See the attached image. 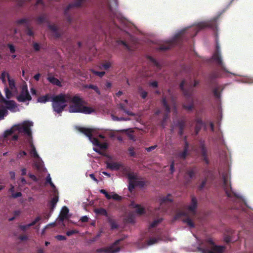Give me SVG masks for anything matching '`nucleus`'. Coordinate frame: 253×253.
I'll list each match as a JSON object with an SVG mask.
<instances>
[{
  "label": "nucleus",
  "instance_id": "f257e3e1",
  "mask_svg": "<svg viewBox=\"0 0 253 253\" xmlns=\"http://www.w3.org/2000/svg\"><path fill=\"white\" fill-rule=\"evenodd\" d=\"M221 14H218L217 15L215 16L214 17L211 18V20L201 21L197 24H195L194 25L193 27L192 28V30L195 32L193 36H195L197 33L201 30L207 28H210L212 29L213 30L216 31L215 33V49L213 52L212 56L211 59L213 62L216 63L218 66H219L222 71L225 72V73H229L230 74L237 76V75L229 72L226 68L225 66V63L223 62L222 55H221V51L220 49V44L218 41V27L216 23V21L217 19L219 18Z\"/></svg>",
  "mask_w": 253,
  "mask_h": 253
},
{
  "label": "nucleus",
  "instance_id": "f03ea898",
  "mask_svg": "<svg viewBox=\"0 0 253 253\" xmlns=\"http://www.w3.org/2000/svg\"><path fill=\"white\" fill-rule=\"evenodd\" d=\"M230 179V173L228 169L222 172V186L227 196L233 202V208L245 211V208L248 207L247 200L241 194L233 190Z\"/></svg>",
  "mask_w": 253,
  "mask_h": 253
},
{
  "label": "nucleus",
  "instance_id": "7ed1b4c3",
  "mask_svg": "<svg viewBox=\"0 0 253 253\" xmlns=\"http://www.w3.org/2000/svg\"><path fill=\"white\" fill-rule=\"evenodd\" d=\"M101 3L106 6L112 14L114 17H116L117 20L120 21L122 26H125L124 29L120 28L118 25L117 21H115L113 25L109 27V34L114 32V30L121 29L123 30L128 38L131 39V36L127 29L129 24L125 20L120 19V16L118 12L117 8V0H100Z\"/></svg>",
  "mask_w": 253,
  "mask_h": 253
},
{
  "label": "nucleus",
  "instance_id": "20e7f679",
  "mask_svg": "<svg viewBox=\"0 0 253 253\" xmlns=\"http://www.w3.org/2000/svg\"><path fill=\"white\" fill-rule=\"evenodd\" d=\"M199 84V81L194 80L193 82L191 80L188 81L186 80H183L180 84V88L182 91L184 97L186 99L188 104L184 103L182 107L188 111H191L194 107V99L192 96L194 93V87L196 86Z\"/></svg>",
  "mask_w": 253,
  "mask_h": 253
},
{
  "label": "nucleus",
  "instance_id": "39448f33",
  "mask_svg": "<svg viewBox=\"0 0 253 253\" xmlns=\"http://www.w3.org/2000/svg\"><path fill=\"white\" fill-rule=\"evenodd\" d=\"M33 122L30 121H25L21 123L13 126L10 129L6 130L3 133V137L7 138L14 133H18L24 136L27 141L32 140L31 127L33 126Z\"/></svg>",
  "mask_w": 253,
  "mask_h": 253
},
{
  "label": "nucleus",
  "instance_id": "423d86ee",
  "mask_svg": "<svg viewBox=\"0 0 253 253\" xmlns=\"http://www.w3.org/2000/svg\"><path fill=\"white\" fill-rule=\"evenodd\" d=\"M169 101H170L173 108L174 113L176 114L177 110L176 106L175 97L173 92L170 89L163 93V97L162 101V103L167 112V114L164 116L161 123V126L163 128H165L166 126L165 123L168 119L169 114L170 111V107L168 104Z\"/></svg>",
  "mask_w": 253,
  "mask_h": 253
},
{
  "label": "nucleus",
  "instance_id": "0eeeda50",
  "mask_svg": "<svg viewBox=\"0 0 253 253\" xmlns=\"http://www.w3.org/2000/svg\"><path fill=\"white\" fill-rule=\"evenodd\" d=\"M197 251L202 253H222L225 250L223 246H216L211 239L199 241Z\"/></svg>",
  "mask_w": 253,
  "mask_h": 253
},
{
  "label": "nucleus",
  "instance_id": "6e6552de",
  "mask_svg": "<svg viewBox=\"0 0 253 253\" xmlns=\"http://www.w3.org/2000/svg\"><path fill=\"white\" fill-rule=\"evenodd\" d=\"M70 99V95L61 93L51 97L52 107L54 112L61 116V113L67 106Z\"/></svg>",
  "mask_w": 253,
  "mask_h": 253
},
{
  "label": "nucleus",
  "instance_id": "1a4fd4ad",
  "mask_svg": "<svg viewBox=\"0 0 253 253\" xmlns=\"http://www.w3.org/2000/svg\"><path fill=\"white\" fill-rule=\"evenodd\" d=\"M68 102L72 103L69 107L70 113H82L89 114L93 112V110L91 108L83 106L81 98L77 95L73 97L70 95V99Z\"/></svg>",
  "mask_w": 253,
  "mask_h": 253
},
{
  "label": "nucleus",
  "instance_id": "9d476101",
  "mask_svg": "<svg viewBox=\"0 0 253 253\" xmlns=\"http://www.w3.org/2000/svg\"><path fill=\"white\" fill-rule=\"evenodd\" d=\"M191 27V26H188L177 30L170 39L167 41L165 44L159 46L157 49L160 51H166L174 45L178 44L180 42L182 41L186 31Z\"/></svg>",
  "mask_w": 253,
  "mask_h": 253
},
{
  "label": "nucleus",
  "instance_id": "9b49d317",
  "mask_svg": "<svg viewBox=\"0 0 253 253\" xmlns=\"http://www.w3.org/2000/svg\"><path fill=\"white\" fill-rule=\"evenodd\" d=\"M144 236H141L139 238L135 244L139 249H144L148 246H152L157 243L159 241L162 240L165 242L171 241L172 240L169 237H165L163 233H159L157 234V237L150 238L148 240L146 241Z\"/></svg>",
  "mask_w": 253,
  "mask_h": 253
},
{
  "label": "nucleus",
  "instance_id": "f8f14e48",
  "mask_svg": "<svg viewBox=\"0 0 253 253\" xmlns=\"http://www.w3.org/2000/svg\"><path fill=\"white\" fill-rule=\"evenodd\" d=\"M76 128L79 132L87 137L89 140L93 145L98 146L101 149H106L108 148L107 143L104 142L101 143L99 142L97 138L95 137L96 134L94 130L80 126H76Z\"/></svg>",
  "mask_w": 253,
  "mask_h": 253
},
{
  "label": "nucleus",
  "instance_id": "ddd939ff",
  "mask_svg": "<svg viewBox=\"0 0 253 253\" xmlns=\"http://www.w3.org/2000/svg\"><path fill=\"white\" fill-rule=\"evenodd\" d=\"M127 237L126 235H124L119 239L117 240L112 244L108 247L105 249H98L97 252L98 253L104 252L105 253H117L120 252V248L119 246L121 242L124 240Z\"/></svg>",
  "mask_w": 253,
  "mask_h": 253
},
{
  "label": "nucleus",
  "instance_id": "4468645a",
  "mask_svg": "<svg viewBox=\"0 0 253 253\" xmlns=\"http://www.w3.org/2000/svg\"><path fill=\"white\" fill-rule=\"evenodd\" d=\"M8 85L9 88L5 85L4 91L6 98L10 99L14 94L18 93L17 87L15 86V81L13 79L8 78Z\"/></svg>",
  "mask_w": 253,
  "mask_h": 253
},
{
  "label": "nucleus",
  "instance_id": "2eb2a0df",
  "mask_svg": "<svg viewBox=\"0 0 253 253\" xmlns=\"http://www.w3.org/2000/svg\"><path fill=\"white\" fill-rule=\"evenodd\" d=\"M17 99L20 102H26L32 99L29 94L27 85H23L20 94L17 96Z\"/></svg>",
  "mask_w": 253,
  "mask_h": 253
},
{
  "label": "nucleus",
  "instance_id": "dca6fc26",
  "mask_svg": "<svg viewBox=\"0 0 253 253\" xmlns=\"http://www.w3.org/2000/svg\"><path fill=\"white\" fill-rule=\"evenodd\" d=\"M172 199L170 194H168L166 196H163L160 198V207L161 212H166V206H168L172 203Z\"/></svg>",
  "mask_w": 253,
  "mask_h": 253
},
{
  "label": "nucleus",
  "instance_id": "f3484780",
  "mask_svg": "<svg viewBox=\"0 0 253 253\" xmlns=\"http://www.w3.org/2000/svg\"><path fill=\"white\" fill-rule=\"evenodd\" d=\"M199 147L201 149L202 160L206 164H209L208 151L207 148L206 147L205 140L202 139L199 140Z\"/></svg>",
  "mask_w": 253,
  "mask_h": 253
},
{
  "label": "nucleus",
  "instance_id": "a211bd4d",
  "mask_svg": "<svg viewBox=\"0 0 253 253\" xmlns=\"http://www.w3.org/2000/svg\"><path fill=\"white\" fill-rule=\"evenodd\" d=\"M204 175L205 176L204 179H203L197 186L198 190L200 191H202L205 188L208 179L211 178L212 176V172L210 170L205 169L204 171Z\"/></svg>",
  "mask_w": 253,
  "mask_h": 253
},
{
  "label": "nucleus",
  "instance_id": "6ab92c4d",
  "mask_svg": "<svg viewBox=\"0 0 253 253\" xmlns=\"http://www.w3.org/2000/svg\"><path fill=\"white\" fill-rule=\"evenodd\" d=\"M197 206L198 200L197 198L194 195L191 196L190 202L186 207L187 211L192 214H195Z\"/></svg>",
  "mask_w": 253,
  "mask_h": 253
},
{
  "label": "nucleus",
  "instance_id": "aec40b11",
  "mask_svg": "<svg viewBox=\"0 0 253 253\" xmlns=\"http://www.w3.org/2000/svg\"><path fill=\"white\" fill-rule=\"evenodd\" d=\"M88 0H74V2L69 4L65 9V14L67 15L69 10L75 7H79L85 5Z\"/></svg>",
  "mask_w": 253,
  "mask_h": 253
},
{
  "label": "nucleus",
  "instance_id": "412c9836",
  "mask_svg": "<svg viewBox=\"0 0 253 253\" xmlns=\"http://www.w3.org/2000/svg\"><path fill=\"white\" fill-rule=\"evenodd\" d=\"M17 23L19 25L22 24L24 25V26L26 28L25 32L27 35L29 36H34V32L29 27L30 25V21L29 19L26 18H22L18 20L17 21Z\"/></svg>",
  "mask_w": 253,
  "mask_h": 253
},
{
  "label": "nucleus",
  "instance_id": "4be33fe9",
  "mask_svg": "<svg viewBox=\"0 0 253 253\" xmlns=\"http://www.w3.org/2000/svg\"><path fill=\"white\" fill-rule=\"evenodd\" d=\"M185 126V122L184 121L180 120L177 121H173L172 126L171 128V131L172 132L174 126H178L179 128L178 133L180 135H182L183 133V129Z\"/></svg>",
  "mask_w": 253,
  "mask_h": 253
},
{
  "label": "nucleus",
  "instance_id": "5701e85b",
  "mask_svg": "<svg viewBox=\"0 0 253 253\" xmlns=\"http://www.w3.org/2000/svg\"><path fill=\"white\" fill-rule=\"evenodd\" d=\"M3 103L6 105L5 108L7 110H9L11 112H15L19 110L16 103L13 100L6 99Z\"/></svg>",
  "mask_w": 253,
  "mask_h": 253
},
{
  "label": "nucleus",
  "instance_id": "b1692460",
  "mask_svg": "<svg viewBox=\"0 0 253 253\" xmlns=\"http://www.w3.org/2000/svg\"><path fill=\"white\" fill-rule=\"evenodd\" d=\"M198 172V169L196 167L190 168L186 171V175L185 177V180L188 182L191 179L193 178L196 174Z\"/></svg>",
  "mask_w": 253,
  "mask_h": 253
},
{
  "label": "nucleus",
  "instance_id": "393cba45",
  "mask_svg": "<svg viewBox=\"0 0 253 253\" xmlns=\"http://www.w3.org/2000/svg\"><path fill=\"white\" fill-rule=\"evenodd\" d=\"M223 89L224 87L222 85H217L212 89V92L214 97L219 102L221 101V94Z\"/></svg>",
  "mask_w": 253,
  "mask_h": 253
},
{
  "label": "nucleus",
  "instance_id": "a878e982",
  "mask_svg": "<svg viewBox=\"0 0 253 253\" xmlns=\"http://www.w3.org/2000/svg\"><path fill=\"white\" fill-rule=\"evenodd\" d=\"M34 165L39 171H42L44 169H46L44 167L43 162L40 157L37 158V160L34 162Z\"/></svg>",
  "mask_w": 253,
  "mask_h": 253
},
{
  "label": "nucleus",
  "instance_id": "bb28decb",
  "mask_svg": "<svg viewBox=\"0 0 253 253\" xmlns=\"http://www.w3.org/2000/svg\"><path fill=\"white\" fill-rule=\"evenodd\" d=\"M69 211V209L67 207L64 206L62 207L60 213L59 218V221L63 222L65 219L68 218V213Z\"/></svg>",
  "mask_w": 253,
  "mask_h": 253
},
{
  "label": "nucleus",
  "instance_id": "cd10ccee",
  "mask_svg": "<svg viewBox=\"0 0 253 253\" xmlns=\"http://www.w3.org/2000/svg\"><path fill=\"white\" fill-rule=\"evenodd\" d=\"M106 166L107 168L112 170H117L122 167L123 166L120 163L111 162L106 163Z\"/></svg>",
  "mask_w": 253,
  "mask_h": 253
},
{
  "label": "nucleus",
  "instance_id": "c85d7f7f",
  "mask_svg": "<svg viewBox=\"0 0 253 253\" xmlns=\"http://www.w3.org/2000/svg\"><path fill=\"white\" fill-rule=\"evenodd\" d=\"M48 28L51 31L53 36L56 38H58L60 36V33L57 27L54 24H48Z\"/></svg>",
  "mask_w": 253,
  "mask_h": 253
},
{
  "label": "nucleus",
  "instance_id": "c756f323",
  "mask_svg": "<svg viewBox=\"0 0 253 253\" xmlns=\"http://www.w3.org/2000/svg\"><path fill=\"white\" fill-rule=\"evenodd\" d=\"M47 80L49 83L53 85H55L59 87L62 86V84L60 81L58 79L55 78L51 75H48Z\"/></svg>",
  "mask_w": 253,
  "mask_h": 253
},
{
  "label": "nucleus",
  "instance_id": "7c9ffc66",
  "mask_svg": "<svg viewBox=\"0 0 253 253\" xmlns=\"http://www.w3.org/2000/svg\"><path fill=\"white\" fill-rule=\"evenodd\" d=\"M28 142L29 143L30 147H31V150L30 153L31 154V155L35 159L39 158L40 156L38 154L36 147H35L33 144V140L28 141Z\"/></svg>",
  "mask_w": 253,
  "mask_h": 253
},
{
  "label": "nucleus",
  "instance_id": "2f4dec72",
  "mask_svg": "<svg viewBox=\"0 0 253 253\" xmlns=\"http://www.w3.org/2000/svg\"><path fill=\"white\" fill-rule=\"evenodd\" d=\"M133 208L136 209V212L139 214H142L144 212L145 210L140 205L135 204L134 202H132L130 204Z\"/></svg>",
  "mask_w": 253,
  "mask_h": 253
},
{
  "label": "nucleus",
  "instance_id": "473e14b6",
  "mask_svg": "<svg viewBox=\"0 0 253 253\" xmlns=\"http://www.w3.org/2000/svg\"><path fill=\"white\" fill-rule=\"evenodd\" d=\"M51 97L48 94L39 97L37 99V102L41 103H45L48 101H51Z\"/></svg>",
  "mask_w": 253,
  "mask_h": 253
},
{
  "label": "nucleus",
  "instance_id": "72a5a7b5",
  "mask_svg": "<svg viewBox=\"0 0 253 253\" xmlns=\"http://www.w3.org/2000/svg\"><path fill=\"white\" fill-rule=\"evenodd\" d=\"M188 155V151L183 149L182 151L177 153L176 157L179 159L184 160H185Z\"/></svg>",
  "mask_w": 253,
  "mask_h": 253
},
{
  "label": "nucleus",
  "instance_id": "f704fd0d",
  "mask_svg": "<svg viewBox=\"0 0 253 253\" xmlns=\"http://www.w3.org/2000/svg\"><path fill=\"white\" fill-rule=\"evenodd\" d=\"M8 114L6 108L2 105H0V121L3 119L4 117Z\"/></svg>",
  "mask_w": 253,
  "mask_h": 253
},
{
  "label": "nucleus",
  "instance_id": "c9c22d12",
  "mask_svg": "<svg viewBox=\"0 0 253 253\" xmlns=\"http://www.w3.org/2000/svg\"><path fill=\"white\" fill-rule=\"evenodd\" d=\"M7 78V81L8 80V78H10L9 74L5 71H3L1 73L0 79L2 81V83L6 85V81L5 78Z\"/></svg>",
  "mask_w": 253,
  "mask_h": 253
},
{
  "label": "nucleus",
  "instance_id": "e433bc0d",
  "mask_svg": "<svg viewBox=\"0 0 253 253\" xmlns=\"http://www.w3.org/2000/svg\"><path fill=\"white\" fill-rule=\"evenodd\" d=\"M59 198L57 196H55L50 201V204L51 209L53 210L56 206L57 203L58 202Z\"/></svg>",
  "mask_w": 253,
  "mask_h": 253
},
{
  "label": "nucleus",
  "instance_id": "4c0bfd02",
  "mask_svg": "<svg viewBox=\"0 0 253 253\" xmlns=\"http://www.w3.org/2000/svg\"><path fill=\"white\" fill-rule=\"evenodd\" d=\"M129 182H137V175L133 172H129L127 175Z\"/></svg>",
  "mask_w": 253,
  "mask_h": 253
},
{
  "label": "nucleus",
  "instance_id": "58836bf2",
  "mask_svg": "<svg viewBox=\"0 0 253 253\" xmlns=\"http://www.w3.org/2000/svg\"><path fill=\"white\" fill-rule=\"evenodd\" d=\"M148 59L149 60V61L154 65H155L158 69H160L161 64L155 59H154L153 57L150 56H148Z\"/></svg>",
  "mask_w": 253,
  "mask_h": 253
},
{
  "label": "nucleus",
  "instance_id": "ea45409f",
  "mask_svg": "<svg viewBox=\"0 0 253 253\" xmlns=\"http://www.w3.org/2000/svg\"><path fill=\"white\" fill-rule=\"evenodd\" d=\"M94 212L97 214L108 216V213L106 210L103 208L96 209L94 210Z\"/></svg>",
  "mask_w": 253,
  "mask_h": 253
},
{
  "label": "nucleus",
  "instance_id": "a19ab883",
  "mask_svg": "<svg viewBox=\"0 0 253 253\" xmlns=\"http://www.w3.org/2000/svg\"><path fill=\"white\" fill-rule=\"evenodd\" d=\"M27 153L25 151H19L16 155V159L17 160H20L27 156Z\"/></svg>",
  "mask_w": 253,
  "mask_h": 253
},
{
  "label": "nucleus",
  "instance_id": "79ce46f5",
  "mask_svg": "<svg viewBox=\"0 0 253 253\" xmlns=\"http://www.w3.org/2000/svg\"><path fill=\"white\" fill-rule=\"evenodd\" d=\"M47 17V15L45 14H42L37 18V22L39 24H42L45 22Z\"/></svg>",
  "mask_w": 253,
  "mask_h": 253
},
{
  "label": "nucleus",
  "instance_id": "37998d69",
  "mask_svg": "<svg viewBox=\"0 0 253 253\" xmlns=\"http://www.w3.org/2000/svg\"><path fill=\"white\" fill-rule=\"evenodd\" d=\"M110 197L111 199L118 201H120L123 199V197L122 196L119 195L115 192H111Z\"/></svg>",
  "mask_w": 253,
  "mask_h": 253
},
{
  "label": "nucleus",
  "instance_id": "c03bdc74",
  "mask_svg": "<svg viewBox=\"0 0 253 253\" xmlns=\"http://www.w3.org/2000/svg\"><path fill=\"white\" fill-rule=\"evenodd\" d=\"M108 221L112 229H115L118 228V225L114 219L108 218Z\"/></svg>",
  "mask_w": 253,
  "mask_h": 253
},
{
  "label": "nucleus",
  "instance_id": "a18cd8bd",
  "mask_svg": "<svg viewBox=\"0 0 253 253\" xmlns=\"http://www.w3.org/2000/svg\"><path fill=\"white\" fill-rule=\"evenodd\" d=\"M185 212H182V211H178L174 216L172 221L173 222L179 219L181 217H183V216H185Z\"/></svg>",
  "mask_w": 253,
  "mask_h": 253
},
{
  "label": "nucleus",
  "instance_id": "49530a36",
  "mask_svg": "<svg viewBox=\"0 0 253 253\" xmlns=\"http://www.w3.org/2000/svg\"><path fill=\"white\" fill-rule=\"evenodd\" d=\"M239 82L244 83H248V84H252L253 83V78L251 77H246L241 81H237Z\"/></svg>",
  "mask_w": 253,
  "mask_h": 253
},
{
  "label": "nucleus",
  "instance_id": "de8ad7c7",
  "mask_svg": "<svg viewBox=\"0 0 253 253\" xmlns=\"http://www.w3.org/2000/svg\"><path fill=\"white\" fill-rule=\"evenodd\" d=\"M102 232V231L101 230H100L99 232L96 234V235L95 237H93L92 238L89 239L87 241V243L88 244H91L95 242L100 237Z\"/></svg>",
  "mask_w": 253,
  "mask_h": 253
},
{
  "label": "nucleus",
  "instance_id": "09e8293b",
  "mask_svg": "<svg viewBox=\"0 0 253 253\" xmlns=\"http://www.w3.org/2000/svg\"><path fill=\"white\" fill-rule=\"evenodd\" d=\"M111 118L114 121H126L129 120V118H126L123 117L119 118L114 116V115H111Z\"/></svg>",
  "mask_w": 253,
  "mask_h": 253
},
{
  "label": "nucleus",
  "instance_id": "8fccbe9b",
  "mask_svg": "<svg viewBox=\"0 0 253 253\" xmlns=\"http://www.w3.org/2000/svg\"><path fill=\"white\" fill-rule=\"evenodd\" d=\"M221 77V75L219 72L218 71H214L213 73H212L210 75V79L211 80H214L217 78H219Z\"/></svg>",
  "mask_w": 253,
  "mask_h": 253
},
{
  "label": "nucleus",
  "instance_id": "3c124183",
  "mask_svg": "<svg viewBox=\"0 0 253 253\" xmlns=\"http://www.w3.org/2000/svg\"><path fill=\"white\" fill-rule=\"evenodd\" d=\"M183 222L186 223V224L190 228H193L194 227V224L192 221V220L189 217L186 218V219L183 220Z\"/></svg>",
  "mask_w": 253,
  "mask_h": 253
},
{
  "label": "nucleus",
  "instance_id": "603ef678",
  "mask_svg": "<svg viewBox=\"0 0 253 253\" xmlns=\"http://www.w3.org/2000/svg\"><path fill=\"white\" fill-rule=\"evenodd\" d=\"M117 43L119 45L120 44L123 45L128 50H130L131 49V47H130L129 44L128 43H127L126 42H125L123 40H118L117 41Z\"/></svg>",
  "mask_w": 253,
  "mask_h": 253
},
{
  "label": "nucleus",
  "instance_id": "864d4df0",
  "mask_svg": "<svg viewBox=\"0 0 253 253\" xmlns=\"http://www.w3.org/2000/svg\"><path fill=\"white\" fill-rule=\"evenodd\" d=\"M138 91L142 98L145 99L147 96V92L144 90L141 87L138 88Z\"/></svg>",
  "mask_w": 253,
  "mask_h": 253
},
{
  "label": "nucleus",
  "instance_id": "5fc2aeb1",
  "mask_svg": "<svg viewBox=\"0 0 253 253\" xmlns=\"http://www.w3.org/2000/svg\"><path fill=\"white\" fill-rule=\"evenodd\" d=\"M138 184L137 182L129 181L128 187L129 191L131 192L134 189L135 186H137Z\"/></svg>",
  "mask_w": 253,
  "mask_h": 253
},
{
  "label": "nucleus",
  "instance_id": "6e6d98bb",
  "mask_svg": "<svg viewBox=\"0 0 253 253\" xmlns=\"http://www.w3.org/2000/svg\"><path fill=\"white\" fill-rule=\"evenodd\" d=\"M163 220L162 218H158L157 219H155L150 225L151 227H154L156 226L158 224H159Z\"/></svg>",
  "mask_w": 253,
  "mask_h": 253
},
{
  "label": "nucleus",
  "instance_id": "4d7b16f0",
  "mask_svg": "<svg viewBox=\"0 0 253 253\" xmlns=\"http://www.w3.org/2000/svg\"><path fill=\"white\" fill-rule=\"evenodd\" d=\"M33 46L35 51H39L41 48V45L38 42H34Z\"/></svg>",
  "mask_w": 253,
  "mask_h": 253
},
{
  "label": "nucleus",
  "instance_id": "13d9d810",
  "mask_svg": "<svg viewBox=\"0 0 253 253\" xmlns=\"http://www.w3.org/2000/svg\"><path fill=\"white\" fill-rule=\"evenodd\" d=\"M99 192L101 193L104 194L107 199H108V200L111 199L110 193L109 194L106 190H105L104 189H101L99 190Z\"/></svg>",
  "mask_w": 253,
  "mask_h": 253
},
{
  "label": "nucleus",
  "instance_id": "bf43d9fd",
  "mask_svg": "<svg viewBox=\"0 0 253 253\" xmlns=\"http://www.w3.org/2000/svg\"><path fill=\"white\" fill-rule=\"evenodd\" d=\"M88 87L89 88H91V89H93L98 94H99V95L100 94V91L99 90L97 86H96V85L90 84L88 86Z\"/></svg>",
  "mask_w": 253,
  "mask_h": 253
},
{
  "label": "nucleus",
  "instance_id": "052dcab7",
  "mask_svg": "<svg viewBox=\"0 0 253 253\" xmlns=\"http://www.w3.org/2000/svg\"><path fill=\"white\" fill-rule=\"evenodd\" d=\"M7 46L8 47L10 53H14L15 52V48L13 44H10V43H8L7 44Z\"/></svg>",
  "mask_w": 253,
  "mask_h": 253
},
{
  "label": "nucleus",
  "instance_id": "680f3d73",
  "mask_svg": "<svg viewBox=\"0 0 253 253\" xmlns=\"http://www.w3.org/2000/svg\"><path fill=\"white\" fill-rule=\"evenodd\" d=\"M42 219V218L41 216H37L34 220H33L31 223L29 224V226H33L35 224H36L38 222H39L40 220Z\"/></svg>",
  "mask_w": 253,
  "mask_h": 253
},
{
  "label": "nucleus",
  "instance_id": "e2e57ef3",
  "mask_svg": "<svg viewBox=\"0 0 253 253\" xmlns=\"http://www.w3.org/2000/svg\"><path fill=\"white\" fill-rule=\"evenodd\" d=\"M184 146L183 149L187 150V151H189V143L186 140V137H184Z\"/></svg>",
  "mask_w": 253,
  "mask_h": 253
},
{
  "label": "nucleus",
  "instance_id": "0e129e2a",
  "mask_svg": "<svg viewBox=\"0 0 253 253\" xmlns=\"http://www.w3.org/2000/svg\"><path fill=\"white\" fill-rule=\"evenodd\" d=\"M22 196V193L20 192L13 193L11 194V197L13 198H17Z\"/></svg>",
  "mask_w": 253,
  "mask_h": 253
},
{
  "label": "nucleus",
  "instance_id": "69168bd1",
  "mask_svg": "<svg viewBox=\"0 0 253 253\" xmlns=\"http://www.w3.org/2000/svg\"><path fill=\"white\" fill-rule=\"evenodd\" d=\"M128 152L130 156L132 157H135V153L134 151V148L132 147H130L128 148Z\"/></svg>",
  "mask_w": 253,
  "mask_h": 253
},
{
  "label": "nucleus",
  "instance_id": "338daca9",
  "mask_svg": "<svg viewBox=\"0 0 253 253\" xmlns=\"http://www.w3.org/2000/svg\"><path fill=\"white\" fill-rule=\"evenodd\" d=\"M55 238L59 241H64L67 239L65 236L59 235L55 236Z\"/></svg>",
  "mask_w": 253,
  "mask_h": 253
},
{
  "label": "nucleus",
  "instance_id": "774afa93",
  "mask_svg": "<svg viewBox=\"0 0 253 253\" xmlns=\"http://www.w3.org/2000/svg\"><path fill=\"white\" fill-rule=\"evenodd\" d=\"M49 185L52 188V192L54 193L55 194H56L58 192V190H57L55 185H54V184L53 182H51V183L49 184Z\"/></svg>",
  "mask_w": 253,
  "mask_h": 253
}]
</instances>
